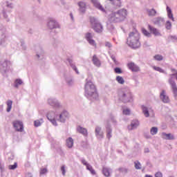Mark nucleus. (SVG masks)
Here are the masks:
<instances>
[{"label": "nucleus", "instance_id": "1", "mask_svg": "<svg viewBox=\"0 0 177 177\" xmlns=\"http://www.w3.org/2000/svg\"><path fill=\"white\" fill-rule=\"evenodd\" d=\"M128 16V10L121 8L117 11H111L108 13V20L110 23H122Z\"/></svg>", "mask_w": 177, "mask_h": 177}, {"label": "nucleus", "instance_id": "2", "mask_svg": "<svg viewBox=\"0 0 177 177\" xmlns=\"http://www.w3.org/2000/svg\"><path fill=\"white\" fill-rule=\"evenodd\" d=\"M84 95L90 100H97L99 97L96 86H95L92 81L88 80V79L86 80V84L84 85Z\"/></svg>", "mask_w": 177, "mask_h": 177}, {"label": "nucleus", "instance_id": "3", "mask_svg": "<svg viewBox=\"0 0 177 177\" xmlns=\"http://www.w3.org/2000/svg\"><path fill=\"white\" fill-rule=\"evenodd\" d=\"M140 34L137 30H134L131 32L129 34V37H127V44L130 46V48H133V49H136L138 48H140Z\"/></svg>", "mask_w": 177, "mask_h": 177}, {"label": "nucleus", "instance_id": "4", "mask_svg": "<svg viewBox=\"0 0 177 177\" xmlns=\"http://www.w3.org/2000/svg\"><path fill=\"white\" fill-rule=\"evenodd\" d=\"M119 100L123 103H132L133 97L129 88H123L118 93Z\"/></svg>", "mask_w": 177, "mask_h": 177}, {"label": "nucleus", "instance_id": "5", "mask_svg": "<svg viewBox=\"0 0 177 177\" xmlns=\"http://www.w3.org/2000/svg\"><path fill=\"white\" fill-rule=\"evenodd\" d=\"M90 23L93 30H94L95 32H97L98 34L103 32V25L99 22L97 19L94 17H90Z\"/></svg>", "mask_w": 177, "mask_h": 177}, {"label": "nucleus", "instance_id": "6", "mask_svg": "<svg viewBox=\"0 0 177 177\" xmlns=\"http://www.w3.org/2000/svg\"><path fill=\"white\" fill-rule=\"evenodd\" d=\"M0 71L3 74L12 71V62L8 60L0 62Z\"/></svg>", "mask_w": 177, "mask_h": 177}, {"label": "nucleus", "instance_id": "7", "mask_svg": "<svg viewBox=\"0 0 177 177\" xmlns=\"http://www.w3.org/2000/svg\"><path fill=\"white\" fill-rule=\"evenodd\" d=\"M48 104L52 106L55 110H60V109H63V106L59 102V100H56V98L50 97L47 100Z\"/></svg>", "mask_w": 177, "mask_h": 177}, {"label": "nucleus", "instance_id": "8", "mask_svg": "<svg viewBox=\"0 0 177 177\" xmlns=\"http://www.w3.org/2000/svg\"><path fill=\"white\" fill-rule=\"evenodd\" d=\"M141 109L142 110V114L146 118H149V117H154V111L151 107L142 105Z\"/></svg>", "mask_w": 177, "mask_h": 177}, {"label": "nucleus", "instance_id": "9", "mask_svg": "<svg viewBox=\"0 0 177 177\" xmlns=\"http://www.w3.org/2000/svg\"><path fill=\"white\" fill-rule=\"evenodd\" d=\"M94 37H95V34L89 32H86L84 35V38L87 41L88 44H89L91 46H93V48H96L97 44H96V41L93 39Z\"/></svg>", "mask_w": 177, "mask_h": 177}, {"label": "nucleus", "instance_id": "10", "mask_svg": "<svg viewBox=\"0 0 177 177\" xmlns=\"http://www.w3.org/2000/svg\"><path fill=\"white\" fill-rule=\"evenodd\" d=\"M95 137L99 140H102V139H104V131L102 129V127L96 126L95 128Z\"/></svg>", "mask_w": 177, "mask_h": 177}, {"label": "nucleus", "instance_id": "11", "mask_svg": "<svg viewBox=\"0 0 177 177\" xmlns=\"http://www.w3.org/2000/svg\"><path fill=\"white\" fill-rule=\"evenodd\" d=\"M47 118L54 127H57V122L56 121V114H55V112L51 111L48 112L47 113Z\"/></svg>", "mask_w": 177, "mask_h": 177}, {"label": "nucleus", "instance_id": "12", "mask_svg": "<svg viewBox=\"0 0 177 177\" xmlns=\"http://www.w3.org/2000/svg\"><path fill=\"white\" fill-rule=\"evenodd\" d=\"M13 127L15 131L18 132H23L24 131V127L23 126V122L19 120H15L12 122Z\"/></svg>", "mask_w": 177, "mask_h": 177}, {"label": "nucleus", "instance_id": "13", "mask_svg": "<svg viewBox=\"0 0 177 177\" xmlns=\"http://www.w3.org/2000/svg\"><path fill=\"white\" fill-rule=\"evenodd\" d=\"M106 128V136L110 140L113 136V129H111V125L109 122L105 124Z\"/></svg>", "mask_w": 177, "mask_h": 177}, {"label": "nucleus", "instance_id": "14", "mask_svg": "<svg viewBox=\"0 0 177 177\" xmlns=\"http://www.w3.org/2000/svg\"><path fill=\"white\" fill-rule=\"evenodd\" d=\"M81 162L83 164V165H85L87 171H89L91 175H96V171H95V169H93V167H92V165L88 163V162H86L85 159H82Z\"/></svg>", "mask_w": 177, "mask_h": 177}, {"label": "nucleus", "instance_id": "15", "mask_svg": "<svg viewBox=\"0 0 177 177\" xmlns=\"http://www.w3.org/2000/svg\"><path fill=\"white\" fill-rule=\"evenodd\" d=\"M68 119V112L67 111H63L59 115L57 121L59 122H66Z\"/></svg>", "mask_w": 177, "mask_h": 177}, {"label": "nucleus", "instance_id": "16", "mask_svg": "<svg viewBox=\"0 0 177 177\" xmlns=\"http://www.w3.org/2000/svg\"><path fill=\"white\" fill-rule=\"evenodd\" d=\"M127 67L129 70L133 71V73H139L140 71V67L136 65L133 62H129L127 64Z\"/></svg>", "mask_w": 177, "mask_h": 177}, {"label": "nucleus", "instance_id": "17", "mask_svg": "<svg viewBox=\"0 0 177 177\" xmlns=\"http://www.w3.org/2000/svg\"><path fill=\"white\" fill-rule=\"evenodd\" d=\"M91 2L93 5L96 8V9H98V10H100L102 12V13H106V9H104V7L100 4V2L97 0H91Z\"/></svg>", "mask_w": 177, "mask_h": 177}, {"label": "nucleus", "instance_id": "18", "mask_svg": "<svg viewBox=\"0 0 177 177\" xmlns=\"http://www.w3.org/2000/svg\"><path fill=\"white\" fill-rule=\"evenodd\" d=\"M45 55V51L42 47H38L36 49V57L38 60H42L44 59V55Z\"/></svg>", "mask_w": 177, "mask_h": 177}, {"label": "nucleus", "instance_id": "19", "mask_svg": "<svg viewBox=\"0 0 177 177\" xmlns=\"http://www.w3.org/2000/svg\"><path fill=\"white\" fill-rule=\"evenodd\" d=\"M139 125H140L139 120H134L131 122L130 125L127 127V129L129 131H133V129H136Z\"/></svg>", "mask_w": 177, "mask_h": 177}, {"label": "nucleus", "instance_id": "20", "mask_svg": "<svg viewBox=\"0 0 177 177\" xmlns=\"http://www.w3.org/2000/svg\"><path fill=\"white\" fill-rule=\"evenodd\" d=\"M153 23L158 26V27H161V26H164V23H165V20L164 18L161 17H156L153 19Z\"/></svg>", "mask_w": 177, "mask_h": 177}, {"label": "nucleus", "instance_id": "21", "mask_svg": "<svg viewBox=\"0 0 177 177\" xmlns=\"http://www.w3.org/2000/svg\"><path fill=\"white\" fill-rule=\"evenodd\" d=\"M79 6V12L81 15H84L85 12H86V3L84 1H80L77 3Z\"/></svg>", "mask_w": 177, "mask_h": 177}, {"label": "nucleus", "instance_id": "22", "mask_svg": "<svg viewBox=\"0 0 177 177\" xmlns=\"http://www.w3.org/2000/svg\"><path fill=\"white\" fill-rule=\"evenodd\" d=\"M160 97L163 103H169V97H168L167 92L165 90H162L160 92Z\"/></svg>", "mask_w": 177, "mask_h": 177}, {"label": "nucleus", "instance_id": "23", "mask_svg": "<svg viewBox=\"0 0 177 177\" xmlns=\"http://www.w3.org/2000/svg\"><path fill=\"white\" fill-rule=\"evenodd\" d=\"M47 26L51 29L57 28V27H59V24H57L55 19H49L47 23Z\"/></svg>", "mask_w": 177, "mask_h": 177}, {"label": "nucleus", "instance_id": "24", "mask_svg": "<svg viewBox=\"0 0 177 177\" xmlns=\"http://www.w3.org/2000/svg\"><path fill=\"white\" fill-rule=\"evenodd\" d=\"M106 2H110V4L115 6V8H121V0H106Z\"/></svg>", "mask_w": 177, "mask_h": 177}, {"label": "nucleus", "instance_id": "25", "mask_svg": "<svg viewBox=\"0 0 177 177\" xmlns=\"http://www.w3.org/2000/svg\"><path fill=\"white\" fill-rule=\"evenodd\" d=\"M149 30L151 31V32L152 34H153V35H155L156 37H160L161 36V33L160 32V30H158V29L149 25Z\"/></svg>", "mask_w": 177, "mask_h": 177}, {"label": "nucleus", "instance_id": "26", "mask_svg": "<svg viewBox=\"0 0 177 177\" xmlns=\"http://www.w3.org/2000/svg\"><path fill=\"white\" fill-rule=\"evenodd\" d=\"M66 145L68 149H73V147L74 146V140L69 137L66 140Z\"/></svg>", "mask_w": 177, "mask_h": 177}, {"label": "nucleus", "instance_id": "27", "mask_svg": "<svg viewBox=\"0 0 177 177\" xmlns=\"http://www.w3.org/2000/svg\"><path fill=\"white\" fill-rule=\"evenodd\" d=\"M162 136L163 139H166L167 140H174L175 137L171 133H162Z\"/></svg>", "mask_w": 177, "mask_h": 177}, {"label": "nucleus", "instance_id": "28", "mask_svg": "<svg viewBox=\"0 0 177 177\" xmlns=\"http://www.w3.org/2000/svg\"><path fill=\"white\" fill-rule=\"evenodd\" d=\"M92 61L94 66H95L96 67H100V66H102L100 60L99 59V58H97L96 55H93Z\"/></svg>", "mask_w": 177, "mask_h": 177}, {"label": "nucleus", "instance_id": "29", "mask_svg": "<svg viewBox=\"0 0 177 177\" xmlns=\"http://www.w3.org/2000/svg\"><path fill=\"white\" fill-rule=\"evenodd\" d=\"M166 10L167 12V17L173 21H175V18H174V14H172V10H171V8L167 6Z\"/></svg>", "mask_w": 177, "mask_h": 177}, {"label": "nucleus", "instance_id": "30", "mask_svg": "<svg viewBox=\"0 0 177 177\" xmlns=\"http://www.w3.org/2000/svg\"><path fill=\"white\" fill-rule=\"evenodd\" d=\"M102 174L106 177H109L111 175V169L109 167H103Z\"/></svg>", "mask_w": 177, "mask_h": 177}, {"label": "nucleus", "instance_id": "31", "mask_svg": "<svg viewBox=\"0 0 177 177\" xmlns=\"http://www.w3.org/2000/svg\"><path fill=\"white\" fill-rule=\"evenodd\" d=\"M77 131H79L80 133H82V135H84V136H88V131L86 130V129L79 126L77 127Z\"/></svg>", "mask_w": 177, "mask_h": 177}, {"label": "nucleus", "instance_id": "32", "mask_svg": "<svg viewBox=\"0 0 177 177\" xmlns=\"http://www.w3.org/2000/svg\"><path fill=\"white\" fill-rule=\"evenodd\" d=\"M65 80L66 81L67 84L69 86H71V85H73V84H74V80H73V77H71L70 75H65Z\"/></svg>", "mask_w": 177, "mask_h": 177}, {"label": "nucleus", "instance_id": "33", "mask_svg": "<svg viewBox=\"0 0 177 177\" xmlns=\"http://www.w3.org/2000/svg\"><path fill=\"white\" fill-rule=\"evenodd\" d=\"M6 104H7L6 111L7 113H10V111L12 110V106L13 104V102L10 100H8L6 102Z\"/></svg>", "mask_w": 177, "mask_h": 177}, {"label": "nucleus", "instance_id": "34", "mask_svg": "<svg viewBox=\"0 0 177 177\" xmlns=\"http://www.w3.org/2000/svg\"><path fill=\"white\" fill-rule=\"evenodd\" d=\"M5 38H6V35L2 30H0V46L5 42Z\"/></svg>", "mask_w": 177, "mask_h": 177}, {"label": "nucleus", "instance_id": "35", "mask_svg": "<svg viewBox=\"0 0 177 177\" xmlns=\"http://www.w3.org/2000/svg\"><path fill=\"white\" fill-rule=\"evenodd\" d=\"M153 59L156 62H162V60H164V57L160 54H157L153 56Z\"/></svg>", "mask_w": 177, "mask_h": 177}, {"label": "nucleus", "instance_id": "36", "mask_svg": "<svg viewBox=\"0 0 177 177\" xmlns=\"http://www.w3.org/2000/svg\"><path fill=\"white\" fill-rule=\"evenodd\" d=\"M20 85H23V80H21V79L15 80L14 83L15 88H19Z\"/></svg>", "mask_w": 177, "mask_h": 177}, {"label": "nucleus", "instance_id": "37", "mask_svg": "<svg viewBox=\"0 0 177 177\" xmlns=\"http://www.w3.org/2000/svg\"><path fill=\"white\" fill-rule=\"evenodd\" d=\"M150 133L153 136H154V135H157V133H158V127H151L150 129Z\"/></svg>", "mask_w": 177, "mask_h": 177}, {"label": "nucleus", "instance_id": "38", "mask_svg": "<svg viewBox=\"0 0 177 177\" xmlns=\"http://www.w3.org/2000/svg\"><path fill=\"white\" fill-rule=\"evenodd\" d=\"M147 14L149 16H156V15L157 14V11H156V10H154V8L152 9H148L147 10Z\"/></svg>", "mask_w": 177, "mask_h": 177}, {"label": "nucleus", "instance_id": "39", "mask_svg": "<svg viewBox=\"0 0 177 177\" xmlns=\"http://www.w3.org/2000/svg\"><path fill=\"white\" fill-rule=\"evenodd\" d=\"M152 68L155 71H158V73H162L163 74H167V73H165V71H164L162 68H161L158 66H153Z\"/></svg>", "mask_w": 177, "mask_h": 177}, {"label": "nucleus", "instance_id": "40", "mask_svg": "<svg viewBox=\"0 0 177 177\" xmlns=\"http://www.w3.org/2000/svg\"><path fill=\"white\" fill-rule=\"evenodd\" d=\"M122 113L124 115H131V109L129 108H123Z\"/></svg>", "mask_w": 177, "mask_h": 177}, {"label": "nucleus", "instance_id": "41", "mask_svg": "<svg viewBox=\"0 0 177 177\" xmlns=\"http://www.w3.org/2000/svg\"><path fill=\"white\" fill-rule=\"evenodd\" d=\"M34 124H35V127H41V125L44 124V120L40 119V120H35Z\"/></svg>", "mask_w": 177, "mask_h": 177}, {"label": "nucleus", "instance_id": "42", "mask_svg": "<svg viewBox=\"0 0 177 177\" xmlns=\"http://www.w3.org/2000/svg\"><path fill=\"white\" fill-rule=\"evenodd\" d=\"M134 167L136 169H142V164H140V162H139V160H136L134 162Z\"/></svg>", "mask_w": 177, "mask_h": 177}, {"label": "nucleus", "instance_id": "43", "mask_svg": "<svg viewBox=\"0 0 177 177\" xmlns=\"http://www.w3.org/2000/svg\"><path fill=\"white\" fill-rule=\"evenodd\" d=\"M116 81L118 82V84H121L122 85L125 82V80H124V78L121 76H117Z\"/></svg>", "mask_w": 177, "mask_h": 177}, {"label": "nucleus", "instance_id": "44", "mask_svg": "<svg viewBox=\"0 0 177 177\" xmlns=\"http://www.w3.org/2000/svg\"><path fill=\"white\" fill-rule=\"evenodd\" d=\"M165 26L166 30H171V28H172V23H171L169 21H167Z\"/></svg>", "mask_w": 177, "mask_h": 177}, {"label": "nucleus", "instance_id": "45", "mask_svg": "<svg viewBox=\"0 0 177 177\" xmlns=\"http://www.w3.org/2000/svg\"><path fill=\"white\" fill-rule=\"evenodd\" d=\"M61 172H62L63 176H66V166L65 165H62L61 167Z\"/></svg>", "mask_w": 177, "mask_h": 177}, {"label": "nucleus", "instance_id": "46", "mask_svg": "<svg viewBox=\"0 0 177 177\" xmlns=\"http://www.w3.org/2000/svg\"><path fill=\"white\" fill-rule=\"evenodd\" d=\"M104 45L106 48H109V49H111V48H113V44H111L109 41H105Z\"/></svg>", "mask_w": 177, "mask_h": 177}, {"label": "nucleus", "instance_id": "47", "mask_svg": "<svg viewBox=\"0 0 177 177\" xmlns=\"http://www.w3.org/2000/svg\"><path fill=\"white\" fill-rule=\"evenodd\" d=\"M71 66L72 67L73 70L75 71L77 74H80V72L78 71V69L77 68V66L74 64H71Z\"/></svg>", "mask_w": 177, "mask_h": 177}, {"label": "nucleus", "instance_id": "48", "mask_svg": "<svg viewBox=\"0 0 177 177\" xmlns=\"http://www.w3.org/2000/svg\"><path fill=\"white\" fill-rule=\"evenodd\" d=\"M142 33L144 34V35H145L146 37H150V33L149 32H147L146 30V29L142 28Z\"/></svg>", "mask_w": 177, "mask_h": 177}, {"label": "nucleus", "instance_id": "49", "mask_svg": "<svg viewBox=\"0 0 177 177\" xmlns=\"http://www.w3.org/2000/svg\"><path fill=\"white\" fill-rule=\"evenodd\" d=\"M8 168L9 169H16L17 168V163L15 162L14 165H10Z\"/></svg>", "mask_w": 177, "mask_h": 177}, {"label": "nucleus", "instance_id": "50", "mask_svg": "<svg viewBox=\"0 0 177 177\" xmlns=\"http://www.w3.org/2000/svg\"><path fill=\"white\" fill-rule=\"evenodd\" d=\"M48 172V169L46 168L41 169L40 170V175H44Z\"/></svg>", "mask_w": 177, "mask_h": 177}, {"label": "nucleus", "instance_id": "51", "mask_svg": "<svg viewBox=\"0 0 177 177\" xmlns=\"http://www.w3.org/2000/svg\"><path fill=\"white\" fill-rule=\"evenodd\" d=\"M115 73H116V74H121L122 73V71L120 68H115Z\"/></svg>", "mask_w": 177, "mask_h": 177}, {"label": "nucleus", "instance_id": "52", "mask_svg": "<svg viewBox=\"0 0 177 177\" xmlns=\"http://www.w3.org/2000/svg\"><path fill=\"white\" fill-rule=\"evenodd\" d=\"M155 177H162V173L158 171L156 174H155Z\"/></svg>", "mask_w": 177, "mask_h": 177}, {"label": "nucleus", "instance_id": "53", "mask_svg": "<svg viewBox=\"0 0 177 177\" xmlns=\"http://www.w3.org/2000/svg\"><path fill=\"white\" fill-rule=\"evenodd\" d=\"M170 38L172 41H174V42H177V37L176 36H171Z\"/></svg>", "mask_w": 177, "mask_h": 177}, {"label": "nucleus", "instance_id": "54", "mask_svg": "<svg viewBox=\"0 0 177 177\" xmlns=\"http://www.w3.org/2000/svg\"><path fill=\"white\" fill-rule=\"evenodd\" d=\"M2 15L4 17V19H8V15H6V12H5V11L2 12Z\"/></svg>", "mask_w": 177, "mask_h": 177}, {"label": "nucleus", "instance_id": "55", "mask_svg": "<svg viewBox=\"0 0 177 177\" xmlns=\"http://www.w3.org/2000/svg\"><path fill=\"white\" fill-rule=\"evenodd\" d=\"M111 57L112 60L114 62V63L115 64H117V60H115V57L112 55Z\"/></svg>", "mask_w": 177, "mask_h": 177}, {"label": "nucleus", "instance_id": "56", "mask_svg": "<svg viewBox=\"0 0 177 177\" xmlns=\"http://www.w3.org/2000/svg\"><path fill=\"white\" fill-rule=\"evenodd\" d=\"M25 177H32V174L30 172H28L26 174V176Z\"/></svg>", "mask_w": 177, "mask_h": 177}, {"label": "nucleus", "instance_id": "57", "mask_svg": "<svg viewBox=\"0 0 177 177\" xmlns=\"http://www.w3.org/2000/svg\"><path fill=\"white\" fill-rule=\"evenodd\" d=\"M111 121H112V122H115V118L114 116H111Z\"/></svg>", "mask_w": 177, "mask_h": 177}, {"label": "nucleus", "instance_id": "58", "mask_svg": "<svg viewBox=\"0 0 177 177\" xmlns=\"http://www.w3.org/2000/svg\"><path fill=\"white\" fill-rule=\"evenodd\" d=\"M7 6H8V8H13V6H12V4H7Z\"/></svg>", "mask_w": 177, "mask_h": 177}, {"label": "nucleus", "instance_id": "59", "mask_svg": "<svg viewBox=\"0 0 177 177\" xmlns=\"http://www.w3.org/2000/svg\"><path fill=\"white\" fill-rule=\"evenodd\" d=\"M0 169L2 171L3 169V167H2V165L0 164Z\"/></svg>", "mask_w": 177, "mask_h": 177}, {"label": "nucleus", "instance_id": "60", "mask_svg": "<svg viewBox=\"0 0 177 177\" xmlns=\"http://www.w3.org/2000/svg\"><path fill=\"white\" fill-rule=\"evenodd\" d=\"M145 177H153L152 176H151V175H145Z\"/></svg>", "mask_w": 177, "mask_h": 177}, {"label": "nucleus", "instance_id": "61", "mask_svg": "<svg viewBox=\"0 0 177 177\" xmlns=\"http://www.w3.org/2000/svg\"><path fill=\"white\" fill-rule=\"evenodd\" d=\"M71 17L73 19V15L72 14H71Z\"/></svg>", "mask_w": 177, "mask_h": 177}]
</instances>
